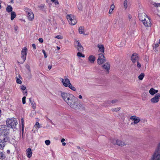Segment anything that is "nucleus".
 Segmentation results:
<instances>
[{
    "label": "nucleus",
    "instance_id": "dca6fc26",
    "mask_svg": "<svg viewBox=\"0 0 160 160\" xmlns=\"http://www.w3.org/2000/svg\"><path fill=\"white\" fill-rule=\"evenodd\" d=\"M138 58L137 53H134L131 56V60L132 62L134 63H135L136 61H138Z\"/></svg>",
    "mask_w": 160,
    "mask_h": 160
},
{
    "label": "nucleus",
    "instance_id": "f03ea898",
    "mask_svg": "<svg viewBox=\"0 0 160 160\" xmlns=\"http://www.w3.org/2000/svg\"><path fill=\"white\" fill-rule=\"evenodd\" d=\"M18 124L17 120L16 118L8 119L6 121V124L8 127L14 128Z\"/></svg>",
    "mask_w": 160,
    "mask_h": 160
},
{
    "label": "nucleus",
    "instance_id": "37998d69",
    "mask_svg": "<svg viewBox=\"0 0 160 160\" xmlns=\"http://www.w3.org/2000/svg\"><path fill=\"white\" fill-rule=\"evenodd\" d=\"M71 89H72L73 91H76V88L72 86L71 84Z\"/></svg>",
    "mask_w": 160,
    "mask_h": 160
},
{
    "label": "nucleus",
    "instance_id": "39448f33",
    "mask_svg": "<svg viewBox=\"0 0 160 160\" xmlns=\"http://www.w3.org/2000/svg\"><path fill=\"white\" fill-rule=\"evenodd\" d=\"M111 142L114 145H117L121 147H122L126 145L125 142L119 139H113Z\"/></svg>",
    "mask_w": 160,
    "mask_h": 160
},
{
    "label": "nucleus",
    "instance_id": "423d86ee",
    "mask_svg": "<svg viewBox=\"0 0 160 160\" xmlns=\"http://www.w3.org/2000/svg\"><path fill=\"white\" fill-rule=\"evenodd\" d=\"M74 44L75 47L78 52H83V48L80 42L77 41H75L74 42Z\"/></svg>",
    "mask_w": 160,
    "mask_h": 160
},
{
    "label": "nucleus",
    "instance_id": "7ed1b4c3",
    "mask_svg": "<svg viewBox=\"0 0 160 160\" xmlns=\"http://www.w3.org/2000/svg\"><path fill=\"white\" fill-rule=\"evenodd\" d=\"M61 96L64 100L68 105L70 104L69 102L70 94L69 93L66 92H62L61 93Z\"/></svg>",
    "mask_w": 160,
    "mask_h": 160
},
{
    "label": "nucleus",
    "instance_id": "8fccbe9b",
    "mask_svg": "<svg viewBox=\"0 0 160 160\" xmlns=\"http://www.w3.org/2000/svg\"><path fill=\"white\" fill-rule=\"evenodd\" d=\"M137 66L138 68H140L141 67V64L140 63L138 62V61H137Z\"/></svg>",
    "mask_w": 160,
    "mask_h": 160
},
{
    "label": "nucleus",
    "instance_id": "603ef678",
    "mask_svg": "<svg viewBox=\"0 0 160 160\" xmlns=\"http://www.w3.org/2000/svg\"><path fill=\"white\" fill-rule=\"evenodd\" d=\"M117 102H118V100L115 99V100H112L111 101V102L112 103H115Z\"/></svg>",
    "mask_w": 160,
    "mask_h": 160
},
{
    "label": "nucleus",
    "instance_id": "a19ab883",
    "mask_svg": "<svg viewBox=\"0 0 160 160\" xmlns=\"http://www.w3.org/2000/svg\"><path fill=\"white\" fill-rule=\"evenodd\" d=\"M26 98V97L24 96L22 98V102L23 104H25L26 103L25 99Z\"/></svg>",
    "mask_w": 160,
    "mask_h": 160
},
{
    "label": "nucleus",
    "instance_id": "9d476101",
    "mask_svg": "<svg viewBox=\"0 0 160 160\" xmlns=\"http://www.w3.org/2000/svg\"><path fill=\"white\" fill-rule=\"evenodd\" d=\"M101 67L104 71L106 72L107 73H109L110 68V65L108 62L105 63Z\"/></svg>",
    "mask_w": 160,
    "mask_h": 160
},
{
    "label": "nucleus",
    "instance_id": "ddd939ff",
    "mask_svg": "<svg viewBox=\"0 0 160 160\" xmlns=\"http://www.w3.org/2000/svg\"><path fill=\"white\" fill-rule=\"evenodd\" d=\"M142 23L144 25L147 27H150L151 25L150 20L148 18H146V19L142 21Z\"/></svg>",
    "mask_w": 160,
    "mask_h": 160
},
{
    "label": "nucleus",
    "instance_id": "052dcab7",
    "mask_svg": "<svg viewBox=\"0 0 160 160\" xmlns=\"http://www.w3.org/2000/svg\"><path fill=\"white\" fill-rule=\"evenodd\" d=\"M65 141V139H64V138H62V139L61 140V142H63Z\"/></svg>",
    "mask_w": 160,
    "mask_h": 160
},
{
    "label": "nucleus",
    "instance_id": "774afa93",
    "mask_svg": "<svg viewBox=\"0 0 160 160\" xmlns=\"http://www.w3.org/2000/svg\"><path fill=\"white\" fill-rule=\"evenodd\" d=\"M10 152V150H7V153H9Z\"/></svg>",
    "mask_w": 160,
    "mask_h": 160
},
{
    "label": "nucleus",
    "instance_id": "bf43d9fd",
    "mask_svg": "<svg viewBox=\"0 0 160 160\" xmlns=\"http://www.w3.org/2000/svg\"><path fill=\"white\" fill-rule=\"evenodd\" d=\"M158 46V43L156 44L155 45V48H157Z\"/></svg>",
    "mask_w": 160,
    "mask_h": 160
},
{
    "label": "nucleus",
    "instance_id": "412c9836",
    "mask_svg": "<svg viewBox=\"0 0 160 160\" xmlns=\"http://www.w3.org/2000/svg\"><path fill=\"white\" fill-rule=\"evenodd\" d=\"M95 57L92 55H90L88 58V60L91 63H93L95 60Z\"/></svg>",
    "mask_w": 160,
    "mask_h": 160
},
{
    "label": "nucleus",
    "instance_id": "cd10ccee",
    "mask_svg": "<svg viewBox=\"0 0 160 160\" xmlns=\"http://www.w3.org/2000/svg\"><path fill=\"white\" fill-rule=\"evenodd\" d=\"M82 52H78L77 53V56L79 58H84L85 56L82 53Z\"/></svg>",
    "mask_w": 160,
    "mask_h": 160
},
{
    "label": "nucleus",
    "instance_id": "3c124183",
    "mask_svg": "<svg viewBox=\"0 0 160 160\" xmlns=\"http://www.w3.org/2000/svg\"><path fill=\"white\" fill-rule=\"evenodd\" d=\"M23 95H24V96H25L26 97L27 96V92L26 90L25 91H23Z\"/></svg>",
    "mask_w": 160,
    "mask_h": 160
},
{
    "label": "nucleus",
    "instance_id": "4be33fe9",
    "mask_svg": "<svg viewBox=\"0 0 160 160\" xmlns=\"http://www.w3.org/2000/svg\"><path fill=\"white\" fill-rule=\"evenodd\" d=\"M106 61L105 58L98 59L97 62L98 64L101 65L103 64Z\"/></svg>",
    "mask_w": 160,
    "mask_h": 160
},
{
    "label": "nucleus",
    "instance_id": "0e129e2a",
    "mask_svg": "<svg viewBox=\"0 0 160 160\" xmlns=\"http://www.w3.org/2000/svg\"><path fill=\"white\" fill-rule=\"evenodd\" d=\"M111 102V101H108L107 102V103L108 104H110Z\"/></svg>",
    "mask_w": 160,
    "mask_h": 160
},
{
    "label": "nucleus",
    "instance_id": "58836bf2",
    "mask_svg": "<svg viewBox=\"0 0 160 160\" xmlns=\"http://www.w3.org/2000/svg\"><path fill=\"white\" fill-rule=\"evenodd\" d=\"M45 144L47 145H49L50 144V141L49 140H46L45 141Z\"/></svg>",
    "mask_w": 160,
    "mask_h": 160
},
{
    "label": "nucleus",
    "instance_id": "0eeeda50",
    "mask_svg": "<svg viewBox=\"0 0 160 160\" xmlns=\"http://www.w3.org/2000/svg\"><path fill=\"white\" fill-rule=\"evenodd\" d=\"M27 49L25 47L23 48L21 51V58L22 60V63L26 59L27 55Z\"/></svg>",
    "mask_w": 160,
    "mask_h": 160
},
{
    "label": "nucleus",
    "instance_id": "6ab92c4d",
    "mask_svg": "<svg viewBox=\"0 0 160 160\" xmlns=\"http://www.w3.org/2000/svg\"><path fill=\"white\" fill-rule=\"evenodd\" d=\"M6 142L5 138L3 139H0V149H3L5 146Z\"/></svg>",
    "mask_w": 160,
    "mask_h": 160
},
{
    "label": "nucleus",
    "instance_id": "4d7b16f0",
    "mask_svg": "<svg viewBox=\"0 0 160 160\" xmlns=\"http://www.w3.org/2000/svg\"><path fill=\"white\" fill-rule=\"evenodd\" d=\"M32 46L34 49H36V45H35V44H33L32 45Z\"/></svg>",
    "mask_w": 160,
    "mask_h": 160
},
{
    "label": "nucleus",
    "instance_id": "338daca9",
    "mask_svg": "<svg viewBox=\"0 0 160 160\" xmlns=\"http://www.w3.org/2000/svg\"><path fill=\"white\" fill-rule=\"evenodd\" d=\"M57 49L58 50H59L60 49V48L58 46H57Z\"/></svg>",
    "mask_w": 160,
    "mask_h": 160
},
{
    "label": "nucleus",
    "instance_id": "c9c22d12",
    "mask_svg": "<svg viewBox=\"0 0 160 160\" xmlns=\"http://www.w3.org/2000/svg\"><path fill=\"white\" fill-rule=\"evenodd\" d=\"M34 127L37 129L39 128L40 127L39 123L38 122H36Z\"/></svg>",
    "mask_w": 160,
    "mask_h": 160
},
{
    "label": "nucleus",
    "instance_id": "393cba45",
    "mask_svg": "<svg viewBox=\"0 0 160 160\" xmlns=\"http://www.w3.org/2000/svg\"><path fill=\"white\" fill-rule=\"evenodd\" d=\"M5 158L6 156L3 152H0V159L3 160L5 159Z\"/></svg>",
    "mask_w": 160,
    "mask_h": 160
},
{
    "label": "nucleus",
    "instance_id": "f8f14e48",
    "mask_svg": "<svg viewBox=\"0 0 160 160\" xmlns=\"http://www.w3.org/2000/svg\"><path fill=\"white\" fill-rule=\"evenodd\" d=\"M160 94L159 93L156 94L155 96L151 99V102L153 103L157 102L159 100Z\"/></svg>",
    "mask_w": 160,
    "mask_h": 160
},
{
    "label": "nucleus",
    "instance_id": "20e7f679",
    "mask_svg": "<svg viewBox=\"0 0 160 160\" xmlns=\"http://www.w3.org/2000/svg\"><path fill=\"white\" fill-rule=\"evenodd\" d=\"M8 128L5 125L0 126V135L6 136L7 135L8 132Z\"/></svg>",
    "mask_w": 160,
    "mask_h": 160
},
{
    "label": "nucleus",
    "instance_id": "4468645a",
    "mask_svg": "<svg viewBox=\"0 0 160 160\" xmlns=\"http://www.w3.org/2000/svg\"><path fill=\"white\" fill-rule=\"evenodd\" d=\"M147 17V15L145 13H139L138 15L139 20L141 21L142 22L146 19Z\"/></svg>",
    "mask_w": 160,
    "mask_h": 160
},
{
    "label": "nucleus",
    "instance_id": "72a5a7b5",
    "mask_svg": "<svg viewBox=\"0 0 160 160\" xmlns=\"http://www.w3.org/2000/svg\"><path fill=\"white\" fill-rule=\"evenodd\" d=\"M121 109V108H112V111H115L116 112H117V111H119V110H120Z\"/></svg>",
    "mask_w": 160,
    "mask_h": 160
},
{
    "label": "nucleus",
    "instance_id": "5701e85b",
    "mask_svg": "<svg viewBox=\"0 0 160 160\" xmlns=\"http://www.w3.org/2000/svg\"><path fill=\"white\" fill-rule=\"evenodd\" d=\"M158 91V90H155L153 88H151L149 91V92L152 95H153L155 93H157Z\"/></svg>",
    "mask_w": 160,
    "mask_h": 160
},
{
    "label": "nucleus",
    "instance_id": "c03bdc74",
    "mask_svg": "<svg viewBox=\"0 0 160 160\" xmlns=\"http://www.w3.org/2000/svg\"><path fill=\"white\" fill-rule=\"evenodd\" d=\"M26 88L24 85H22L21 86V89L23 91H24L26 89Z\"/></svg>",
    "mask_w": 160,
    "mask_h": 160
},
{
    "label": "nucleus",
    "instance_id": "bb28decb",
    "mask_svg": "<svg viewBox=\"0 0 160 160\" xmlns=\"http://www.w3.org/2000/svg\"><path fill=\"white\" fill-rule=\"evenodd\" d=\"M12 8L10 5H8L6 8V11L8 12H12Z\"/></svg>",
    "mask_w": 160,
    "mask_h": 160
},
{
    "label": "nucleus",
    "instance_id": "ea45409f",
    "mask_svg": "<svg viewBox=\"0 0 160 160\" xmlns=\"http://www.w3.org/2000/svg\"><path fill=\"white\" fill-rule=\"evenodd\" d=\"M128 2L127 0H125L124 2V5L125 8H127L128 7Z\"/></svg>",
    "mask_w": 160,
    "mask_h": 160
},
{
    "label": "nucleus",
    "instance_id": "49530a36",
    "mask_svg": "<svg viewBox=\"0 0 160 160\" xmlns=\"http://www.w3.org/2000/svg\"><path fill=\"white\" fill-rule=\"evenodd\" d=\"M153 5L155 7H158L160 6V3H154Z\"/></svg>",
    "mask_w": 160,
    "mask_h": 160
},
{
    "label": "nucleus",
    "instance_id": "680f3d73",
    "mask_svg": "<svg viewBox=\"0 0 160 160\" xmlns=\"http://www.w3.org/2000/svg\"><path fill=\"white\" fill-rule=\"evenodd\" d=\"M149 2H150V3L151 4H152V5L154 4V3H155L154 2H152V1H149Z\"/></svg>",
    "mask_w": 160,
    "mask_h": 160
},
{
    "label": "nucleus",
    "instance_id": "13d9d810",
    "mask_svg": "<svg viewBox=\"0 0 160 160\" xmlns=\"http://www.w3.org/2000/svg\"><path fill=\"white\" fill-rule=\"evenodd\" d=\"M52 66L51 65H49L48 66V68L50 70L52 68Z\"/></svg>",
    "mask_w": 160,
    "mask_h": 160
},
{
    "label": "nucleus",
    "instance_id": "9b49d317",
    "mask_svg": "<svg viewBox=\"0 0 160 160\" xmlns=\"http://www.w3.org/2000/svg\"><path fill=\"white\" fill-rule=\"evenodd\" d=\"M130 119L134 121L133 122L131 123V124H137L140 121V118L135 115L132 116L130 117Z\"/></svg>",
    "mask_w": 160,
    "mask_h": 160
},
{
    "label": "nucleus",
    "instance_id": "a18cd8bd",
    "mask_svg": "<svg viewBox=\"0 0 160 160\" xmlns=\"http://www.w3.org/2000/svg\"><path fill=\"white\" fill-rule=\"evenodd\" d=\"M78 9L79 10H82V5L80 4H78Z\"/></svg>",
    "mask_w": 160,
    "mask_h": 160
},
{
    "label": "nucleus",
    "instance_id": "4c0bfd02",
    "mask_svg": "<svg viewBox=\"0 0 160 160\" xmlns=\"http://www.w3.org/2000/svg\"><path fill=\"white\" fill-rule=\"evenodd\" d=\"M21 123L22 127V131H23L24 129V119L23 118L21 119Z\"/></svg>",
    "mask_w": 160,
    "mask_h": 160
},
{
    "label": "nucleus",
    "instance_id": "2eb2a0df",
    "mask_svg": "<svg viewBox=\"0 0 160 160\" xmlns=\"http://www.w3.org/2000/svg\"><path fill=\"white\" fill-rule=\"evenodd\" d=\"M25 153L28 158H30L32 157V152L30 148H28L26 149Z\"/></svg>",
    "mask_w": 160,
    "mask_h": 160
},
{
    "label": "nucleus",
    "instance_id": "de8ad7c7",
    "mask_svg": "<svg viewBox=\"0 0 160 160\" xmlns=\"http://www.w3.org/2000/svg\"><path fill=\"white\" fill-rule=\"evenodd\" d=\"M44 5L43 4H42L39 6H38L39 8L40 9L42 10L43 8H44Z\"/></svg>",
    "mask_w": 160,
    "mask_h": 160
},
{
    "label": "nucleus",
    "instance_id": "79ce46f5",
    "mask_svg": "<svg viewBox=\"0 0 160 160\" xmlns=\"http://www.w3.org/2000/svg\"><path fill=\"white\" fill-rule=\"evenodd\" d=\"M31 104L32 105V108L33 109H35L36 108V105L33 102H31Z\"/></svg>",
    "mask_w": 160,
    "mask_h": 160
},
{
    "label": "nucleus",
    "instance_id": "c756f323",
    "mask_svg": "<svg viewBox=\"0 0 160 160\" xmlns=\"http://www.w3.org/2000/svg\"><path fill=\"white\" fill-rule=\"evenodd\" d=\"M79 32L80 34L83 33L84 31V28L83 27H80L79 28Z\"/></svg>",
    "mask_w": 160,
    "mask_h": 160
},
{
    "label": "nucleus",
    "instance_id": "aec40b11",
    "mask_svg": "<svg viewBox=\"0 0 160 160\" xmlns=\"http://www.w3.org/2000/svg\"><path fill=\"white\" fill-rule=\"evenodd\" d=\"M98 47L99 48V51L103 53H104V46L101 44H98Z\"/></svg>",
    "mask_w": 160,
    "mask_h": 160
},
{
    "label": "nucleus",
    "instance_id": "473e14b6",
    "mask_svg": "<svg viewBox=\"0 0 160 160\" xmlns=\"http://www.w3.org/2000/svg\"><path fill=\"white\" fill-rule=\"evenodd\" d=\"M98 56L99 57L98 59L103 58H105L103 54L102 53H100L99 54Z\"/></svg>",
    "mask_w": 160,
    "mask_h": 160
},
{
    "label": "nucleus",
    "instance_id": "1a4fd4ad",
    "mask_svg": "<svg viewBox=\"0 0 160 160\" xmlns=\"http://www.w3.org/2000/svg\"><path fill=\"white\" fill-rule=\"evenodd\" d=\"M60 80L64 86L65 87H68L70 88V81L67 78H65L64 79L61 78Z\"/></svg>",
    "mask_w": 160,
    "mask_h": 160
},
{
    "label": "nucleus",
    "instance_id": "69168bd1",
    "mask_svg": "<svg viewBox=\"0 0 160 160\" xmlns=\"http://www.w3.org/2000/svg\"><path fill=\"white\" fill-rule=\"evenodd\" d=\"M62 145L63 146H64L66 145V143L64 142H62Z\"/></svg>",
    "mask_w": 160,
    "mask_h": 160
},
{
    "label": "nucleus",
    "instance_id": "c85d7f7f",
    "mask_svg": "<svg viewBox=\"0 0 160 160\" xmlns=\"http://www.w3.org/2000/svg\"><path fill=\"white\" fill-rule=\"evenodd\" d=\"M114 8V5L113 4L111 5L110 7V8L109 11V13L110 14L112 13V11L113 10Z\"/></svg>",
    "mask_w": 160,
    "mask_h": 160
},
{
    "label": "nucleus",
    "instance_id": "b1692460",
    "mask_svg": "<svg viewBox=\"0 0 160 160\" xmlns=\"http://www.w3.org/2000/svg\"><path fill=\"white\" fill-rule=\"evenodd\" d=\"M16 16L15 12H12L11 14V19L12 20H13L16 17Z\"/></svg>",
    "mask_w": 160,
    "mask_h": 160
},
{
    "label": "nucleus",
    "instance_id": "a211bd4d",
    "mask_svg": "<svg viewBox=\"0 0 160 160\" xmlns=\"http://www.w3.org/2000/svg\"><path fill=\"white\" fill-rule=\"evenodd\" d=\"M77 23V20L75 17L71 14V25H73Z\"/></svg>",
    "mask_w": 160,
    "mask_h": 160
},
{
    "label": "nucleus",
    "instance_id": "6e6d98bb",
    "mask_svg": "<svg viewBox=\"0 0 160 160\" xmlns=\"http://www.w3.org/2000/svg\"><path fill=\"white\" fill-rule=\"evenodd\" d=\"M67 18L68 22L70 20V15H68L67 16Z\"/></svg>",
    "mask_w": 160,
    "mask_h": 160
},
{
    "label": "nucleus",
    "instance_id": "7c9ffc66",
    "mask_svg": "<svg viewBox=\"0 0 160 160\" xmlns=\"http://www.w3.org/2000/svg\"><path fill=\"white\" fill-rule=\"evenodd\" d=\"M51 1L52 2L54 3L56 7L58 6L59 2L58 0H51Z\"/></svg>",
    "mask_w": 160,
    "mask_h": 160
},
{
    "label": "nucleus",
    "instance_id": "864d4df0",
    "mask_svg": "<svg viewBox=\"0 0 160 160\" xmlns=\"http://www.w3.org/2000/svg\"><path fill=\"white\" fill-rule=\"evenodd\" d=\"M38 41L42 43L43 42V39L42 38H39L38 39Z\"/></svg>",
    "mask_w": 160,
    "mask_h": 160
},
{
    "label": "nucleus",
    "instance_id": "f3484780",
    "mask_svg": "<svg viewBox=\"0 0 160 160\" xmlns=\"http://www.w3.org/2000/svg\"><path fill=\"white\" fill-rule=\"evenodd\" d=\"M152 159V160H160V154L155 152L153 154Z\"/></svg>",
    "mask_w": 160,
    "mask_h": 160
},
{
    "label": "nucleus",
    "instance_id": "6e6552de",
    "mask_svg": "<svg viewBox=\"0 0 160 160\" xmlns=\"http://www.w3.org/2000/svg\"><path fill=\"white\" fill-rule=\"evenodd\" d=\"M26 12L27 13V17L29 20H32L34 18V15L33 12L28 9H26Z\"/></svg>",
    "mask_w": 160,
    "mask_h": 160
},
{
    "label": "nucleus",
    "instance_id": "09e8293b",
    "mask_svg": "<svg viewBox=\"0 0 160 160\" xmlns=\"http://www.w3.org/2000/svg\"><path fill=\"white\" fill-rule=\"evenodd\" d=\"M42 52L44 54V57L45 58H46L47 57V55L45 51L44 50H43L42 51Z\"/></svg>",
    "mask_w": 160,
    "mask_h": 160
},
{
    "label": "nucleus",
    "instance_id": "f704fd0d",
    "mask_svg": "<svg viewBox=\"0 0 160 160\" xmlns=\"http://www.w3.org/2000/svg\"><path fill=\"white\" fill-rule=\"evenodd\" d=\"M16 82L17 83L19 84H21L22 82L21 80L18 78L17 77L16 78Z\"/></svg>",
    "mask_w": 160,
    "mask_h": 160
},
{
    "label": "nucleus",
    "instance_id": "2f4dec72",
    "mask_svg": "<svg viewBox=\"0 0 160 160\" xmlns=\"http://www.w3.org/2000/svg\"><path fill=\"white\" fill-rule=\"evenodd\" d=\"M144 76V74L143 73H142L138 76V78L140 80H142Z\"/></svg>",
    "mask_w": 160,
    "mask_h": 160
},
{
    "label": "nucleus",
    "instance_id": "f257e3e1",
    "mask_svg": "<svg viewBox=\"0 0 160 160\" xmlns=\"http://www.w3.org/2000/svg\"><path fill=\"white\" fill-rule=\"evenodd\" d=\"M72 97L71 99V108L75 109L81 110L85 109V107L82 104H78V99L72 95Z\"/></svg>",
    "mask_w": 160,
    "mask_h": 160
},
{
    "label": "nucleus",
    "instance_id": "5fc2aeb1",
    "mask_svg": "<svg viewBox=\"0 0 160 160\" xmlns=\"http://www.w3.org/2000/svg\"><path fill=\"white\" fill-rule=\"evenodd\" d=\"M14 29L15 31H17L18 29V27L17 26H15Z\"/></svg>",
    "mask_w": 160,
    "mask_h": 160
},
{
    "label": "nucleus",
    "instance_id": "a878e982",
    "mask_svg": "<svg viewBox=\"0 0 160 160\" xmlns=\"http://www.w3.org/2000/svg\"><path fill=\"white\" fill-rule=\"evenodd\" d=\"M25 68H26L27 69L28 71V74H30L31 75V69L30 68V67L29 65L28 64H27L25 66Z\"/></svg>",
    "mask_w": 160,
    "mask_h": 160
},
{
    "label": "nucleus",
    "instance_id": "e2e57ef3",
    "mask_svg": "<svg viewBox=\"0 0 160 160\" xmlns=\"http://www.w3.org/2000/svg\"><path fill=\"white\" fill-rule=\"evenodd\" d=\"M78 98H79L81 99L82 98V97L81 95H80L79 96Z\"/></svg>",
    "mask_w": 160,
    "mask_h": 160
},
{
    "label": "nucleus",
    "instance_id": "e433bc0d",
    "mask_svg": "<svg viewBox=\"0 0 160 160\" xmlns=\"http://www.w3.org/2000/svg\"><path fill=\"white\" fill-rule=\"evenodd\" d=\"M63 37L60 35H57L55 36V38L59 39H62L63 38Z\"/></svg>",
    "mask_w": 160,
    "mask_h": 160
}]
</instances>
